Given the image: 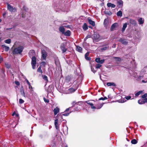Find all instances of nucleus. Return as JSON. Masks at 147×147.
<instances>
[{
	"label": "nucleus",
	"mask_w": 147,
	"mask_h": 147,
	"mask_svg": "<svg viewBox=\"0 0 147 147\" xmlns=\"http://www.w3.org/2000/svg\"><path fill=\"white\" fill-rule=\"evenodd\" d=\"M24 48L22 46H20L17 48H15L13 49L12 53L13 55L18 54H20L22 52Z\"/></svg>",
	"instance_id": "nucleus-1"
},
{
	"label": "nucleus",
	"mask_w": 147,
	"mask_h": 147,
	"mask_svg": "<svg viewBox=\"0 0 147 147\" xmlns=\"http://www.w3.org/2000/svg\"><path fill=\"white\" fill-rule=\"evenodd\" d=\"M60 49L62 51V53H65L67 50L66 47V43L65 42H64L61 44L60 46Z\"/></svg>",
	"instance_id": "nucleus-2"
},
{
	"label": "nucleus",
	"mask_w": 147,
	"mask_h": 147,
	"mask_svg": "<svg viewBox=\"0 0 147 147\" xmlns=\"http://www.w3.org/2000/svg\"><path fill=\"white\" fill-rule=\"evenodd\" d=\"M36 57L34 56L32 57L31 61V65L32 68L34 69L35 68L36 65Z\"/></svg>",
	"instance_id": "nucleus-3"
},
{
	"label": "nucleus",
	"mask_w": 147,
	"mask_h": 147,
	"mask_svg": "<svg viewBox=\"0 0 147 147\" xmlns=\"http://www.w3.org/2000/svg\"><path fill=\"white\" fill-rule=\"evenodd\" d=\"M93 41L95 42H98L100 40V36L99 34H94L93 37Z\"/></svg>",
	"instance_id": "nucleus-4"
},
{
	"label": "nucleus",
	"mask_w": 147,
	"mask_h": 147,
	"mask_svg": "<svg viewBox=\"0 0 147 147\" xmlns=\"http://www.w3.org/2000/svg\"><path fill=\"white\" fill-rule=\"evenodd\" d=\"M7 9L8 10L11 12H14L16 10V9L15 8H13L12 6L8 4H7Z\"/></svg>",
	"instance_id": "nucleus-5"
},
{
	"label": "nucleus",
	"mask_w": 147,
	"mask_h": 147,
	"mask_svg": "<svg viewBox=\"0 0 147 147\" xmlns=\"http://www.w3.org/2000/svg\"><path fill=\"white\" fill-rule=\"evenodd\" d=\"M138 102L140 104H142L145 102H147V98H143L142 100H138Z\"/></svg>",
	"instance_id": "nucleus-6"
},
{
	"label": "nucleus",
	"mask_w": 147,
	"mask_h": 147,
	"mask_svg": "<svg viewBox=\"0 0 147 147\" xmlns=\"http://www.w3.org/2000/svg\"><path fill=\"white\" fill-rule=\"evenodd\" d=\"M123 5V2L122 0H119L117 1V6L118 8L122 7Z\"/></svg>",
	"instance_id": "nucleus-7"
},
{
	"label": "nucleus",
	"mask_w": 147,
	"mask_h": 147,
	"mask_svg": "<svg viewBox=\"0 0 147 147\" xmlns=\"http://www.w3.org/2000/svg\"><path fill=\"white\" fill-rule=\"evenodd\" d=\"M118 41L121 42L122 44L124 45H127L128 43V42L126 40L122 38H120Z\"/></svg>",
	"instance_id": "nucleus-8"
},
{
	"label": "nucleus",
	"mask_w": 147,
	"mask_h": 147,
	"mask_svg": "<svg viewBox=\"0 0 147 147\" xmlns=\"http://www.w3.org/2000/svg\"><path fill=\"white\" fill-rule=\"evenodd\" d=\"M88 20L89 24L93 26H94L95 25V22L94 21H92L90 18H88Z\"/></svg>",
	"instance_id": "nucleus-9"
},
{
	"label": "nucleus",
	"mask_w": 147,
	"mask_h": 147,
	"mask_svg": "<svg viewBox=\"0 0 147 147\" xmlns=\"http://www.w3.org/2000/svg\"><path fill=\"white\" fill-rule=\"evenodd\" d=\"M42 58L44 59H45L47 55V54L45 51L44 50H42Z\"/></svg>",
	"instance_id": "nucleus-10"
},
{
	"label": "nucleus",
	"mask_w": 147,
	"mask_h": 147,
	"mask_svg": "<svg viewBox=\"0 0 147 147\" xmlns=\"http://www.w3.org/2000/svg\"><path fill=\"white\" fill-rule=\"evenodd\" d=\"M117 25V23H115L113 24L110 28V30L111 31H113L114 29L116 28V26Z\"/></svg>",
	"instance_id": "nucleus-11"
},
{
	"label": "nucleus",
	"mask_w": 147,
	"mask_h": 147,
	"mask_svg": "<svg viewBox=\"0 0 147 147\" xmlns=\"http://www.w3.org/2000/svg\"><path fill=\"white\" fill-rule=\"evenodd\" d=\"M129 23L134 26H135L137 24V22L136 21L132 19H130L129 20Z\"/></svg>",
	"instance_id": "nucleus-12"
},
{
	"label": "nucleus",
	"mask_w": 147,
	"mask_h": 147,
	"mask_svg": "<svg viewBox=\"0 0 147 147\" xmlns=\"http://www.w3.org/2000/svg\"><path fill=\"white\" fill-rule=\"evenodd\" d=\"M107 6L108 7H111V8H114L115 7V5L114 4L111 3H108L107 4Z\"/></svg>",
	"instance_id": "nucleus-13"
},
{
	"label": "nucleus",
	"mask_w": 147,
	"mask_h": 147,
	"mask_svg": "<svg viewBox=\"0 0 147 147\" xmlns=\"http://www.w3.org/2000/svg\"><path fill=\"white\" fill-rule=\"evenodd\" d=\"M59 109L58 107H56V108H55L53 110L54 115H57V113L59 112Z\"/></svg>",
	"instance_id": "nucleus-14"
},
{
	"label": "nucleus",
	"mask_w": 147,
	"mask_h": 147,
	"mask_svg": "<svg viewBox=\"0 0 147 147\" xmlns=\"http://www.w3.org/2000/svg\"><path fill=\"white\" fill-rule=\"evenodd\" d=\"M75 90L72 88H71L69 89L67 91V93L70 94L72 92H75Z\"/></svg>",
	"instance_id": "nucleus-15"
},
{
	"label": "nucleus",
	"mask_w": 147,
	"mask_h": 147,
	"mask_svg": "<svg viewBox=\"0 0 147 147\" xmlns=\"http://www.w3.org/2000/svg\"><path fill=\"white\" fill-rule=\"evenodd\" d=\"M59 30L60 32L62 33V34L64 33L65 31V29L64 27L63 26H60L59 28Z\"/></svg>",
	"instance_id": "nucleus-16"
},
{
	"label": "nucleus",
	"mask_w": 147,
	"mask_h": 147,
	"mask_svg": "<svg viewBox=\"0 0 147 147\" xmlns=\"http://www.w3.org/2000/svg\"><path fill=\"white\" fill-rule=\"evenodd\" d=\"M35 54V52L33 50H30L29 52V55L30 57L32 55H34Z\"/></svg>",
	"instance_id": "nucleus-17"
},
{
	"label": "nucleus",
	"mask_w": 147,
	"mask_h": 147,
	"mask_svg": "<svg viewBox=\"0 0 147 147\" xmlns=\"http://www.w3.org/2000/svg\"><path fill=\"white\" fill-rule=\"evenodd\" d=\"M138 22L140 24H142L144 23V19L142 18H140L138 19Z\"/></svg>",
	"instance_id": "nucleus-18"
},
{
	"label": "nucleus",
	"mask_w": 147,
	"mask_h": 147,
	"mask_svg": "<svg viewBox=\"0 0 147 147\" xmlns=\"http://www.w3.org/2000/svg\"><path fill=\"white\" fill-rule=\"evenodd\" d=\"M63 34L65 36H69L70 35L71 32L70 31L68 30L66 32H64Z\"/></svg>",
	"instance_id": "nucleus-19"
},
{
	"label": "nucleus",
	"mask_w": 147,
	"mask_h": 147,
	"mask_svg": "<svg viewBox=\"0 0 147 147\" xmlns=\"http://www.w3.org/2000/svg\"><path fill=\"white\" fill-rule=\"evenodd\" d=\"M1 46L2 48H5V51H7L9 49V47L4 45H2Z\"/></svg>",
	"instance_id": "nucleus-20"
},
{
	"label": "nucleus",
	"mask_w": 147,
	"mask_h": 147,
	"mask_svg": "<svg viewBox=\"0 0 147 147\" xmlns=\"http://www.w3.org/2000/svg\"><path fill=\"white\" fill-rule=\"evenodd\" d=\"M55 63L57 66H59L60 65V63L58 58L55 59Z\"/></svg>",
	"instance_id": "nucleus-21"
},
{
	"label": "nucleus",
	"mask_w": 147,
	"mask_h": 147,
	"mask_svg": "<svg viewBox=\"0 0 147 147\" xmlns=\"http://www.w3.org/2000/svg\"><path fill=\"white\" fill-rule=\"evenodd\" d=\"M82 49L81 47L79 46H76L77 51L79 52H82Z\"/></svg>",
	"instance_id": "nucleus-22"
},
{
	"label": "nucleus",
	"mask_w": 147,
	"mask_h": 147,
	"mask_svg": "<svg viewBox=\"0 0 147 147\" xmlns=\"http://www.w3.org/2000/svg\"><path fill=\"white\" fill-rule=\"evenodd\" d=\"M107 85L108 86H115L116 85L113 82H108L107 83Z\"/></svg>",
	"instance_id": "nucleus-23"
},
{
	"label": "nucleus",
	"mask_w": 147,
	"mask_h": 147,
	"mask_svg": "<svg viewBox=\"0 0 147 147\" xmlns=\"http://www.w3.org/2000/svg\"><path fill=\"white\" fill-rule=\"evenodd\" d=\"M127 23H125L124 24V25H123L122 28V32H123L125 31V28H126L127 27Z\"/></svg>",
	"instance_id": "nucleus-24"
},
{
	"label": "nucleus",
	"mask_w": 147,
	"mask_h": 147,
	"mask_svg": "<svg viewBox=\"0 0 147 147\" xmlns=\"http://www.w3.org/2000/svg\"><path fill=\"white\" fill-rule=\"evenodd\" d=\"M83 28L85 30H86L88 29V27L86 23H85L84 24L83 26Z\"/></svg>",
	"instance_id": "nucleus-25"
},
{
	"label": "nucleus",
	"mask_w": 147,
	"mask_h": 147,
	"mask_svg": "<svg viewBox=\"0 0 147 147\" xmlns=\"http://www.w3.org/2000/svg\"><path fill=\"white\" fill-rule=\"evenodd\" d=\"M54 124H55V127L56 129H57L59 128L57 126L58 119H57L55 120Z\"/></svg>",
	"instance_id": "nucleus-26"
},
{
	"label": "nucleus",
	"mask_w": 147,
	"mask_h": 147,
	"mask_svg": "<svg viewBox=\"0 0 147 147\" xmlns=\"http://www.w3.org/2000/svg\"><path fill=\"white\" fill-rule=\"evenodd\" d=\"M103 103L99 104L96 105V108L97 109H100L101 108L103 105Z\"/></svg>",
	"instance_id": "nucleus-27"
},
{
	"label": "nucleus",
	"mask_w": 147,
	"mask_h": 147,
	"mask_svg": "<svg viewBox=\"0 0 147 147\" xmlns=\"http://www.w3.org/2000/svg\"><path fill=\"white\" fill-rule=\"evenodd\" d=\"M117 15L118 16L121 17L122 16V12L121 11H119L117 14Z\"/></svg>",
	"instance_id": "nucleus-28"
},
{
	"label": "nucleus",
	"mask_w": 147,
	"mask_h": 147,
	"mask_svg": "<svg viewBox=\"0 0 147 147\" xmlns=\"http://www.w3.org/2000/svg\"><path fill=\"white\" fill-rule=\"evenodd\" d=\"M108 22V20L107 18L105 19L104 22V24L105 26H106L107 25Z\"/></svg>",
	"instance_id": "nucleus-29"
},
{
	"label": "nucleus",
	"mask_w": 147,
	"mask_h": 147,
	"mask_svg": "<svg viewBox=\"0 0 147 147\" xmlns=\"http://www.w3.org/2000/svg\"><path fill=\"white\" fill-rule=\"evenodd\" d=\"M109 46L108 47H103L101 48V50L102 51H105V50H107V49H109Z\"/></svg>",
	"instance_id": "nucleus-30"
},
{
	"label": "nucleus",
	"mask_w": 147,
	"mask_h": 147,
	"mask_svg": "<svg viewBox=\"0 0 147 147\" xmlns=\"http://www.w3.org/2000/svg\"><path fill=\"white\" fill-rule=\"evenodd\" d=\"M11 39L9 38L4 40V42L7 44H10L11 42Z\"/></svg>",
	"instance_id": "nucleus-31"
},
{
	"label": "nucleus",
	"mask_w": 147,
	"mask_h": 147,
	"mask_svg": "<svg viewBox=\"0 0 147 147\" xmlns=\"http://www.w3.org/2000/svg\"><path fill=\"white\" fill-rule=\"evenodd\" d=\"M113 58L115 59L116 60L119 61H121V59L119 57H113Z\"/></svg>",
	"instance_id": "nucleus-32"
},
{
	"label": "nucleus",
	"mask_w": 147,
	"mask_h": 147,
	"mask_svg": "<svg viewBox=\"0 0 147 147\" xmlns=\"http://www.w3.org/2000/svg\"><path fill=\"white\" fill-rule=\"evenodd\" d=\"M42 77L43 79L47 82L48 81V78L47 76L46 75L42 76Z\"/></svg>",
	"instance_id": "nucleus-33"
},
{
	"label": "nucleus",
	"mask_w": 147,
	"mask_h": 147,
	"mask_svg": "<svg viewBox=\"0 0 147 147\" xmlns=\"http://www.w3.org/2000/svg\"><path fill=\"white\" fill-rule=\"evenodd\" d=\"M51 88H51L50 86H49V88L48 89H46L47 90V92L48 93H49L51 92Z\"/></svg>",
	"instance_id": "nucleus-34"
},
{
	"label": "nucleus",
	"mask_w": 147,
	"mask_h": 147,
	"mask_svg": "<svg viewBox=\"0 0 147 147\" xmlns=\"http://www.w3.org/2000/svg\"><path fill=\"white\" fill-rule=\"evenodd\" d=\"M143 91H140L138 92L135 94V96H138L140 94L142 93Z\"/></svg>",
	"instance_id": "nucleus-35"
},
{
	"label": "nucleus",
	"mask_w": 147,
	"mask_h": 147,
	"mask_svg": "<svg viewBox=\"0 0 147 147\" xmlns=\"http://www.w3.org/2000/svg\"><path fill=\"white\" fill-rule=\"evenodd\" d=\"M101 66V65L99 64H97L95 66V67L96 69L100 68Z\"/></svg>",
	"instance_id": "nucleus-36"
},
{
	"label": "nucleus",
	"mask_w": 147,
	"mask_h": 147,
	"mask_svg": "<svg viewBox=\"0 0 147 147\" xmlns=\"http://www.w3.org/2000/svg\"><path fill=\"white\" fill-rule=\"evenodd\" d=\"M131 143L132 144H135L137 143V142L136 139H133L131 141Z\"/></svg>",
	"instance_id": "nucleus-37"
},
{
	"label": "nucleus",
	"mask_w": 147,
	"mask_h": 147,
	"mask_svg": "<svg viewBox=\"0 0 147 147\" xmlns=\"http://www.w3.org/2000/svg\"><path fill=\"white\" fill-rule=\"evenodd\" d=\"M37 71L41 73H42V71L41 69V67L40 66H39L37 69Z\"/></svg>",
	"instance_id": "nucleus-38"
},
{
	"label": "nucleus",
	"mask_w": 147,
	"mask_h": 147,
	"mask_svg": "<svg viewBox=\"0 0 147 147\" xmlns=\"http://www.w3.org/2000/svg\"><path fill=\"white\" fill-rule=\"evenodd\" d=\"M107 97L106 96L104 97H101L99 99V100H107Z\"/></svg>",
	"instance_id": "nucleus-39"
},
{
	"label": "nucleus",
	"mask_w": 147,
	"mask_h": 147,
	"mask_svg": "<svg viewBox=\"0 0 147 147\" xmlns=\"http://www.w3.org/2000/svg\"><path fill=\"white\" fill-rule=\"evenodd\" d=\"M21 94L22 96H23L24 97H25V94L23 90L22 91H21Z\"/></svg>",
	"instance_id": "nucleus-40"
},
{
	"label": "nucleus",
	"mask_w": 147,
	"mask_h": 147,
	"mask_svg": "<svg viewBox=\"0 0 147 147\" xmlns=\"http://www.w3.org/2000/svg\"><path fill=\"white\" fill-rule=\"evenodd\" d=\"M100 60V58H96L95 59V61L98 63H99Z\"/></svg>",
	"instance_id": "nucleus-41"
},
{
	"label": "nucleus",
	"mask_w": 147,
	"mask_h": 147,
	"mask_svg": "<svg viewBox=\"0 0 147 147\" xmlns=\"http://www.w3.org/2000/svg\"><path fill=\"white\" fill-rule=\"evenodd\" d=\"M5 67L8 68H9L10 67V65L8 63H5Z\"/></svg>",
	"instance_id": "nucleus-42"
},
{
	"label": "nucleus",
	"mask_w": 147,
	"mask_h": 147,
	"mask_svg": "<svg viewBox=\"0 0 147 147\" xmlns=\"http://www.w3.org/2000/svg\"><path fill=\"white\" fill-rule=\"evenodd\" d=\"M91 70L93 73H95L96 72V70H94V68L93 67H91Z\"/></svg>",
	"instance_id": "nucleus-43"
},
{
	"label": "nucleus",
	"mask_w": 147,
	"mask_h": 147,
	"mask_svg": "<svg viewBox=\"0 0 147 147\" xmlns=\"http://www.w3.org/2000/svg\"><path fill=\"white\" fill-rule=\"evenodd\" d=\"M19 103L20 104H22L24 102V100L22 99H20L19 100Z\"/></svg>",
	"instance_id": "nucleus-44"
},
{
	"label": "nucleus",
	"mask_w": 147,
	"mask_h": 147,
	"mask_svg": "<svg viewBox=\"0 0 147 147\" xmlns=\"http://www.w3.org/2000/svg\"><path fill=\"white\" fill-rule=\"evenodd\" d=\"M146 97H147V93L145 94L142 96V98H146Z\"/></svg>",
	"instance_id": "nucleus-45"
},
{
	"label": "nucleus",
	"mask_w": 147,
	"mask_h": 147,
	"mask_svg": "<svg viewBox=\"0 0 147 147\" xmlns=\"http://www.w3.org/2000/svg\"><path fill=\"white\" fill-rule=\"evenodd\" d=\"M43 99L45 102L47 103H48L49 102V100L47 99H46L45 98H44Z\"/></svg>",
	"instance_id": "nucleus-46"
},
{
	"label": "nucleus",
	"mask_w": 147,
	"mask_h": 147,
	"mask_svg": "<svg viewBox=\"0 0 147 147\" xmlns=\"http://www.w3.org/2000/svg\"><path fill=\"white\" fill-rule=\"evenodd\" d=\"M105 60L104 59L100 60L99 63H100V64H102L104 62Z\"/></svg>",
	"instance_id": "nucleus-47"
},
{
	"label": "nucleus",
	"mask_w": 147,
	"mask_h": 147,
	"mask_svg": "<svg viewBox=\"0 0 147 147\" xmlns=\"http://www.w3.org/2000/svg\"><path fill=\"white\" fill-rule=\"evenodd\" d=\"M90 106H91V108L92 109H95L96 108V107L94 106V105L92 103L91 104V105H90Z\"/></svg>",
	"instance_id": "nucleus-48"
},
{
	"label": "nucleus",
	"mask_w": 147,
	"mask_h": 147,
	"mask_svg": "<svg viewBox=\"0 0 147 147\" xmlns=\"http://www.w3.org/2000/svg\"><path fill=\"white\" fill-rule=\"evenodd\" d=\"M86 59L88 61H90V58L88 57H85Z\"/></svg>",
	"instance_id": "nucleus-49"
},
{
	"label": "nucleus",
	"mask_w": 147,
	"mask_h": 147,
	"mask_svg": "<svg viewBox=\"0 0 147 147\" xmlns=\"http://www.w3.org/2000/svg\"><path fill=\"white\" fill-rule=\"evenodd\" d=\"M69 113H65L63 114H62V115L64 116H68L69 115Z\"/></svg>",
	"instance_id": "nucleus-50"
},
{
	"label": "nucleus",
	"mask_w": 147,
	"mask_h": 147,
	"mask_svg": "<svg viewBox=\"0 0 147 147\" xmlns=\"http://www.w3.org/2000/svg\"><path fill=\"white\" fill-rule=\"evenodd\" d=\"M15 84L18 86H19L20 85V83L18 81H16Z\"/></svg>",
	"instance_id": "nucleus-51"
},
{
	"label": "nucleus",
	"mask_w": 147,
	"mask_h": 147,
	"mask_svg": "<svg viewBox=\"0 0 147 147\" xmlns=\"http://www.w3.org/2000/svg\"><path fill=\"white\" fill-rule=\"evenodd\" d=\"M125 98L126 99L128 100L130 99L131 97V96H127Z\"/></svg>",
	"instance_id": "nucleus-52"
},
{
	"label": "nucleus",
	"mask_w": 147,
	"mask_h": 147,
	"mask_svg": "<svg viewBox=\"0 0 147 147\" xmlns=\"http://www.w3.org/2000/svg\"><path fill=\"white\" fill-rule=\"evenodd\" d=\"M89 52H87L85 55V57H88V56L89 55Z\"/></svg>",
	"instance_id": "nucleus-53"
},
{
	"label": "nucleus",
	"mask_w": 147,
	"mask_h": 147,
	"mask_svg": "<svg viewBox=\"0 0 147 147\" xmlns=\"http://www.w3.org/2000/svg\"><path fill=\"white\" fill-rule=\"evenodd\" d=\"M26 82H27V84H28V85L29 86H30V82H29V81H28V80L27 79H26Z\"/></svg>",
	"instance_id": "nucleus-54"
},
{
	"label": "nucleus",
	"mask_w": 147,
	"mask_h": 147,
	"mask_svg": "<svg viewBox=\"0 0 147 147\" xmlns=\"http://www.w3.org/2000/svg\"><path fill=\"white\" fill-rule=\"evenodd\" d=\"M76 104V102L75 101H74L72 103V105L73 106H74Z\"/></svg>",
	"instance_id": "nucleus-55"
},
{
	"label": "nucleus",
	"mask_w": 147,
	"mask_h": 147,
	"mask_svg": "<svg viewBox=\"0 0 147 147\" xmlns=\"http://www.w3.org/2000/svg\"><path fill=\"white\" fill-rule=\"evenodd\" d=\"M41 64L42 65H43L44 66H45L46 65V63L45 62H42L41 63Z\"/></svg>",
	"instance_id": "nucleus-56"
},
{
	"label": "nucleus",
	"mask_w": 147,
	"mask_h": 147,
	"mask_svg": "<svg viewBox=\"0 0 147 147\" xmlns=\"http://www.w3.org/2000/svg\"><path fill=\"white\" fill-rule=\"evenodd\" d=\"M24 13H25L24 12H22V17L23 18H24L25 17L24 15Z\"/></svg>",
	"instance_id": "nucleus-57"
},
{
	"label": "nucleus",
	"mask_w": 147,
	"mask_h": 147,
	"mask_svg": "<svg viewBox=\"0 0 147 147\" xmlns=\"http://www.w3.org/2000/svg\"><path fill=\"white\" fill-rule=\"evenodd\" d=\"M69 108H70L67 109L65 111V112H66L69 111Z\"/></svg>",
	"instance_id": "nucleus-58"
},
{
	"label": "nucleus",
	"mask_w": 147,
	"mask_h": 147,
	"mask_svg": "<svg viewBox=\"0 0 147 147\" xmlns=\"http://www.w3.org/2000/svg\"><path fill=\"white\" fill-rule=\"evenodd\" d=\"M87 102L88 104L90 105H91V104H92V103H90V102Z\"/></svg>",
	"instance_id": "nucleus-59"
},
{
	"label": "nucleus",
	"mask_w": 147,
	"mask_h": 147,
	"mask_svg": "<svg viewBox=\"0 0 147 147\" xmlns=\"http://www.w3.org/2000/svg\"><path fill=\"white\" fill-rule=\"evenodd\" d=\"M29 86V88L30 89V88H32V86L30 85V86Z\"/></svg>",
	"instance_id": "nucleus-60"
},
{
	"label": "nucleus",
	"mask_w": 147,
	"mask_h": 147,
	"mask_svg": "<svg viewBox=\"0 0 147 147\" xmlns=\"http://www.w3.org/2000/svg\"><path fill=\"white\" fill-rule=\"evenodd\" d=\"M40 137L41 138H42L43 137V136L42 135H40Z\"/></svg>",
	"instance_id": "nucleus-61"
},
{
	"label": "nucleus",
	"mask_w": 147,
	"mask_h": 147,
	"mask_svg": "<svg viewBox=\"0 0 147 147\" xmlns=\"http://www.w3.org/2000/svg\"><path fill=\"white\" fill-rule=\"evenodd\" d=\"M16 113V112H14L12 114V115L14 116V115Z\"/></svg>",
	"instance_id": "nucleus-62"
},
{
	"label": "nucleus",
	"mask_w": 147,
	"mask_h": 147,
	"mask_svg": "<svg viewBox=\"0 0 147 147\" xmlns=\"http://www.w3.org/2000/svg\"><path fill=\"white\" fill-rule=\"evenodd\" d=\"M89 28H92V27H91V26H89Z\"/></svg>",
	"instance_id": "nucleus-63"
},
{
	"label": "nucleus",
	"mask_w": 147,
	"mask_h": 147,
	"mask_svg": "<svg viewBox=\"0 0 147 147\" xmlns=\"http://www.w3.org/2000/svg\"><path fill=\"white\" fill-rule=\"evenodd\" d=\"M2 40L1 38H0V41H1Z\"/></svg>",
	"instance_id": "nucleus-64"
}]
</instances>
